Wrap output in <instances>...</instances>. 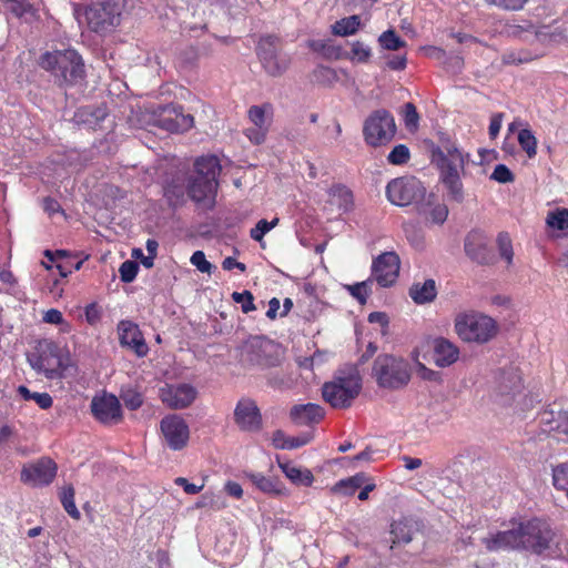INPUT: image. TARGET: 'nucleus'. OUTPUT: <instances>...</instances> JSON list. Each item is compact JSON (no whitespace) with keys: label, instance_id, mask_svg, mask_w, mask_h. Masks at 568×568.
<instances>
[{"label":"nucleus","instance_id":"f257e3e1","mask_svg":"<svg viewBox=\"0 0 568 568\" xmlns=\"http://www.w3.org/2000/svg\"><path fill=\"white\" fill-rule=\"evenodd\" d=\"M38 65L49 72L60 88L75 85L85 78L83 59L74 49L45 51L39 57Z\"/></svg>","mask_w":568,"mask_h":568},{"label":"nucleus","instance_id":"f03ea898","mask_svg":"<svg viewBox=\"0 0 568 568\" xmlns=\"http://www.w3.org/2000/svg\"><path fill=\"white\" fill-rule=\"evenodd\" d=\"M432 162L438 168L440 181L448 190L450 199L463 202L464 190L459 172L464 170L465 160L462 152L453 144L434 146Z\"/></svg>","mask_w":568,"mask_h":568},{"label":"nucleus","instance_id":"7ed1b4c3","mask_svg":"<svg viewBox=\"0 0 568 568\" xmlns=\"http://www.w3.org/2000/svg\"><path fill=\"white\" fill-rule=\"evenodd\" d=\"M372 376L381 388L400 389L410 381L409 364L394 355L381 354L373 363Z\"/></svg>","mask_w":568,"mask_h":568},{"label":"nucleus","instance_id":"20e7f679","mask_svg":"<svg viewBox=\"0 0 568 568\" xmlns=\"http://www.w3.org/2000/svg\"><path fill=\"white\" fill-rule=\"evenodd\" d=\"M498 329L497 322L483 313H463L455 318V332L467 343L486 344L495 338Z\"/></svg>","mask_w":568,"mask_h":568},{"label":"nucleus","instance_id":"39448f33","mask_svg":"<svg viewBox=\"0 0 568 568\" xmlns=\"http://www.w3.org/2000/svg\"><path fill=\"white\" fill-rule=\"evenodd\" d=\"M362 390V378L357 372L335 376L322 387V396L333 408L344 409L352 406Z\"/></svg>","mask_w":568,"mask_h":568},{"label":"nucleus","instance_id":"423d86ee","mask_svg":"<svg viewBox=\"0 0 568 568\" xmlns=\"http://www.w3.org/2000/svg\"><path fill=\"white\" fill-rule=\"evenodd\" d=\"M30 365L47 378H61L67 367L59 345L50 339H41L28 357Z\"/></svg>","mask_w":568,"mask_h":568},{"label":"nucleus","instance_id":"0eeeda50","mask_svg":"<svg viewBox=\"0 0 568 568\" xmlns=\"http://www.w3.org/2000/svg\"><path fill=\"white\" fill-rule=\"evenodd\" d=\"M396 134V123L392 113L385 109L372 112L363 125L366 144L377 148L388 144Z\"/></svg>","mask_w":568,"mask_h":568},{"label":"nucleus","instance_id":"6e6552de","mask_svg":"<svg viewBox=\"0 0 568 568\" xmlns=\"http://www.w3.org/2000/svg\"><path fill=\"white\" fill-rule=\"evenodd\" d=\"M122 8L123 0H94L84 12L88 28L98 33L118 26Z\"/></svg>","mask_w":568,"mask_h":568},{"label":"nucleus","instance_id":"1a4fd4ad","mask_svg":"<svg viewBox=\"0 0 568 568\" xmlns=\"http://www.w3.org/2000/svg\"><path fill=\"white\" fill-rule=\"evenodd\" d=\"M426 190L414 176H400L387 183L386 196L392 204L407 206L425 197Z\"/></svg>","mask_w":568,"mask_h":568},{"label":"nucleus","instance_id":"9d476101","mask_svg":"<svg viewBox=\"0 0 568 568\" xmlns=\"http://www.w3.org/2000/svg\"><path fill=\"white\" fill-rule=\"evenodd\" d=\"M280 38H260L256 53L263 69L271 77L282 75L288 68L291 59L280 48Z\"/></svg>","mask_w":568,"mask_h":568},{"label":"nucleus","instance_id":"9b49d317","mask_svg":"<svg viewBox=\"0 0 568 568\" xmlns=\"http://www.w3.org/2000/svg\"><path fill=\"white\" fill-rule=\"evenodd\" d=\"M520 531V548L541 554L549 547L552 540V530L550 526L541 519L534 518L518 525Z\"/></svg>","mask_w":568,"mask_h":568},{"label":"nucleus","instance_id":"f8f14e48","mask_svg":"<svg viewBox=\"0 0 568 568\" xmlns=\"http://www.w3.org/2000/svg\"><path fill=\"white\" fill-rule=\"evenodd\" d=\"M274 108L270 102L252 105L247 110V119L252 126L244 129V135L255 145L265 142L273 121Z\"/></svg>","mask_w":568,"mask_h":568},{"label":"nucleus","instance_id":"ddd939ff","mask_svg":"<svg viewBox=\"0 0 568 568\" xmlns=\"http://www.w3.org/2000/svg\"><path fill=\"white\" fill-rule=\"evenodd\" d=\"M160 430L170 449L182 450L187 446L190 427L183 417L176 414L164 416L160 422Z\"/></svg>","mask_w":568,"mask_h":568},{"label":"nucleus","instance_id":"4468645a","mask_svg":"<svg viewBox=\"0 0 568 568\" xmlns=\"http://www.w3.org/2000/svg\"><path fill=\"white\" fill-rule=\"evenodd\" d=\"M58 466L49 457H42L34 463L22 467L20 479L23 484L32 487L50 485L57 476Z\"/></svg>","mask_w":568,"mask_h":568},{"label":"nucleus","instance_id":"2eb2a0df","mask_svg":"<svg viewBox=\"0 0 568 568\" xmlns=\"http://www.w3.org/2000/svg\"><path fill=\"white\" fill-rule=\"evenodd\" d=\"M400 260L395 252H384L373 260L372 280L382 287H389L397 281Z\"/></svg>","mask_w":568,"mask_h":568},{"label":"nucleus","instance_id":"dca6fc26","mask_svg":"<svg viewBox=\"0 0 568 568\" xmlns=\"http://www.w3.org/2000/svg\"><path fill=\"white\" fill-rule=\"evenodd\" d=\"M90 408L93 417L103 425H116L123 418L120 400L113 394L95 395Z\"/></svg>","mask_w":568,"mask_h":568},{"label":"nucleus","instance_id":"f3484780","mask_svg":"<svg viewBox=\"0 0 568 568\" xmlns=\"http://www.w3.org/2000/svg\"><path fill=\"white\" fill-rule=\"evenodd\" d=\"M234 423L242 432L257 433L263 427V417L256 402L242 397L234 408Z\"/></svg>","mask_w":568,"mask_h":568},{"label":"nucleus","instance_id":"a211bd4d","mask_svg":"<svg viewBox=\"0 0 568 568\" xmlns=\"http://www.w3.org/2000/svg\"><path fill=\"white\" fill-rule=\"evenodd\" d=\"M549 38H535L528 47L506 51L501 55L503 65H519L529 63L546 55Z\"/></svg>","mask_w":568,"mask_h":568},{"label":"nucleus","instance_id":"6ab92c4d","mask_svg":"<svg viewBox=\"0 0 568 568\" xmlns=\"http://www.w3.org/2000/svg\"><path fill=\"white\" fill-rule=\"evenodd\" d=\"M539 425L544 433L568 435V405L554 402L539 413Z\"/></svg>","mask_w":568,"mask_h":568},{"label":"nucleus","instance_id":"aec40b11","mask_svg":"<svg viewBox=\"0 0 568 568\" xmlns=\"http://www.w3.org/2000/svg\"><path fill=\"white\" fill-rule=\"evenodd\" d=\"M466 255L480 265H493L496 261L494 251L488 246V239L485 233L470 231L464 243Z\"/></svg>","mask_w":568,"mask_h":568},{"label":"nucleus","instance_id":"412c9836","mask_svg":"<svg viewBox=\"0 0 568 568\" xmlns=\"http://www.w3.org/2000/svg\"><path fill=\"white\" fill-rule=\"evenodd\" d=\"M119 341L122 347L131 349L138 357L149 353V346L139 326L131 321H121L118 324Z\"/></svg>","mask_w":568,"mask_h":568},{"label":"nucleus","instance_id":"4be33fe9","mask_svg":"<svg viewBox=\"0 0 568 568\" xmlns=\"http://www.w3.org/2000/svg\"><path fill=\"white\" fill-rule=\"evenodd\" d=\"M197 392L190 384L170 385L161 389L162 402L172 409L189 407L196 398Z\"/></svg>","mask_w":568,"mask_h":568},{"label":"nucleus","instance_id":"5701e85b","mask_svg":"<svg viewBox=\"0 0 568 568\" xmlns=\"http://www.w3.org/2000/svg\"><path fill=\"white\" fill-rule=\"evenodd\" d=\"M217 184V181L195 176L187 186V194L195 203L202 204L207 210H212L215 205Z\"/></svg>","mask_w":568,"mask_h":568},{"label":"nucleus","instance_id":"b1692460","mask_svg":"<svg viewBox=\"0 0 568 568\" xmlns=\"http://www.w3.org/2000/svg\"><path fill=\"white\" fill-rule=\"evenodd\" d=\"M324 416V408L313 403L294 405L290 410L292 422L300 426L318 424Z\"/></svg>","mask_w":568,"mask_h":568},{"label":"nucleus","instance_id":"393cba45","mask_svg":"<svg viewBox=\"0 0 568 568\" xmlns=\"http://www.w3.org/2000/svg\"><path fill=\"white\" fill-rule=\"evenodd\" d=\"M459 358V348L453 342L444 337L433 341V359L438 367H448Z\"/></svg>","mask_w":568,"mask_h":568},{"label":"nucleus","instance_id":"a878e982","mask_svg":"<svg viewBox=\"0 0 568 568\" xmlns=\"http://www.w3.org/2000/svg\"><path fill=\"white\" fill-rule=\"evenodd\" d=\"M520 541L523 540L520 539V531H518V527L516 529L498 531L483 540L488 551L517 549L520 548Z\"/></svg>","mask_w":568,"mask_h":568},{"label":"nucleus","instance_id":"bb28decb","mask_svg":"<svg viewBox=\"0 0 568 568\" xmlns=\"http://www.w3.org/2000/svg\"><path fill=\"white\" fill-rule=\"evenodd\" d=\"M337 40L338 38L312 39L308 47L325 59L339 60L348 57V51Z\"/></svg>","mask_w":568,"mask_h":568},{"label":"nucleus","instance_id":"cd10ccee","mask_svg":"<svg viewBox=\"0 0 568 568\" xmlns=\"http://www.w3.org/2000/svg\"><path fill=\"white\" fill-rule=\"evenodd\" d=\"M250 361L262 368H271L278 366L282 359L278 347L271 342H264L252 351Z\"/></svg>","mask_w":568,"mask_h":568},{"label":"nucleus","instance_id":"c85d7f7f","mask_svg":"<svg viewBox=\"0 0 568 568\" xmlns=\"http://www.w3.org/2000/svg\"><path fill=\"white\" fill-rule=\"evenodd\" d=\"M164 111L174 115V118H163L161 120L162 126L168 131L183 132L194 125V118L191 114H184L181 105H168Z\"/></svg>","mask_w":568,"mask_h":568},{"label":"nucleus","instance_id":"c756f323","mask_svg":"<svg viewBox=\"0 0 568 568\" xmlns=\"http://www.w3.org/2000/svg\"><path fill=\"white\" fill-rule=\"evenodd\" d=\"M247 478L264 494L274 496L284 494L285 488L277 477H266L261 473H250Z\"/></svg>","mask_w":568,"mask_h":568},{"label":"nucleus","instance_id":"7c9ffc66","mask_svg":"<svg viewBox=\"0 0 568 568\" xmlns=\"http://www.w3.org/2000/svg\"><path fill=\"white\" fill-rule=\"evenodd\" d=\"M278 467L285 474V476L292 481L294 485H302L305 487L312 486L314 481V476L312 471L307 468H300L293 465L291 462H280Z\"/></svg>","mask_w":568,"mask_h":568},{"label":"nucleus","instance_id":"2f4dec72","mask_svg":"<svg viewBox=\"0 0 568 568\" xmlns=\"http://www.w3.org/2000/svg\"><path fill=\"white\" fill-rule=\"evenodd\" d=\"M409 296L416 304L433 302L437 296L435 281L433 278H428L424 283H414L409 288Z\"/></svg>","mask_w":568,"mask_h":568},{"label":"nucleus","instance_id":"473e14b6","mask_svg":"<svg viewBox=\"0 0 568 568\" xmlns=\"http://www.w3.org/2000/svg\"><path fill=\"white\" fill-rule=\"evenodd\" d=\"M195 176H200L210 181H217L221 173V164L215 155L201 156L194 163Z\"/></svg>","mask_w":568,"mask_h":568},{"label":"nucleus","instance_id":"72a5a7b5","mask_svg":"<svg viewBox=\"0 0 568 568\" xmlns=\"http://www.w3.org/2000/svg\"><path fill=\"white\" fill-rule=\"evenodd\" d=\"M308 79L312 84L329 88L338 82L339 77L333 68L320 64L308 74Z\"/></svg>","mask_w":568,"mask_h":568},{"label":"nucleus","instance_id":"f704fd0d","mask_svg":"<svg viewBox=\"0 0 568 568\" xmlns=\"http://www.w3.org/2000/svg\"><path fill=\"white\" fill-rule=\"evenodd\" d=\"M419 51L427 58L437 60L439 63L446 65L452 63L457 69L463 67V59L458 54H448L444 49L435 45H424Z\"/></svg>","mask_w":568,"mask_h":568},{"label":"nucleus","instance_id":"c9c22d12","mask_svg":"<svg viewBox=\"0 0 568 568\" xmlns=\"http://www.w3.org/2000/svg\"><path fill=\"white\" fill-rule=\"evenodd\" d=\"M413 525L409 519L402 518L392 524L390 535L393 545H406L413 539Z\"/></svg>","mask_w":568,"mask_h":568},{"label":"nucleus","instance_id":"e433bc0d","mask_svg":"<svg viewBox=\"0 0 568 568\" xmlns=\"http://www.w3.org/2000/svg\"><path fill=\"white\" fill-rule=\"evenodd\" d=\"M328 194L339 209L344 211L352 209L354 203L353 192L347 186L335 184L329 189Z\"/></svg>","mask_w":568,"mask_h":568},{"label":"nucleus","instance_id":"4c0bfd02","mask_svg":"<svg viewBox=\"0 0 568 568\" xmlns=\"http://www.w3.org/2000/svg\"><path fill=\"white\" fill-rule=\"evenodd\" d=\"M361 22V17L357 14L343 18L332 26V33L333 36H353L357 32Z\"/></svg>","mask_w":568,"mask_h":568},{"label":"nucleus","instance_id":"58836bf2","mask_svg":"<svg viewBox=\"0 0 568 568\" xmlns=\"http://www.w3.org/2000/svg\"><path fill=\"white\" fill-rule=\"evenodd\" d=\"M366 480L364 473H358L349 478L341 479L337 481L332 490L334 493H341L343 495H353Z\"/></svg>","mask_w":568,"mask_h":568},{"label":"nucleus","instance_id":"ea45409f","mask_svg":"<svg viewBox=\"0 0 568 568\" xmlns=\"http://www.w3.org/2000/svg\"><path fill=\"white\" fill-rule=\"evenodd\" d=\"M523 389V378L517 371L503 373L500 393L503 395H515L520 393Z\"/></svg>","mask_w":568,"mask_h":568},{"label":"nucleus","instance_id":"a19ab883","mask_svg":"<svg viewBox=\"0 0 568 568\" xmlns=\"http://www.w3.org/2000/svg\"><path fill=\"white\" fill-rule=\"evenodd\" d=\"M546 224L548 227L567 231L568 230V209L557 207L554 211H549L546 217Z\"/></svg>","mask_w":568,"mask_h":568},{"label":"nucleus","instance_id":"79ce46f5","mask_svg":"<svg viewBox=\"0 0 568 568\" xmlns=\"http://www.w3.org/2000/svg\"><path fill=\"white\" fill-rule=\"evenodd\" d=\"M518 143L529 159L537 154V139L530 129H521L518 132Z\"/></svg>","mask_w":568,"mask_h":568},{"label":"nucleus","instance_id":"37998d69","mask_svg":"<svg viewBox=\"0 0 568 568\" xmlns=\"http://www.w3.org/2000/svg\"><path fill=\"white\" fill-rule=\"evenodd\" d=\"M496 242L500 257L506 262L507 266H510L514 261V250L510 235L507 232H500Z\"/></svg>","mask_w":568,"mask_h":568},{"label":"nucleus","instance_id":"c03bdc74","mask_svg":"<svg viewBox=\"0 0 568 568\" xmlns=\"http://www.w3.org/2000/svg\"><path fill=\"white\" fill-rule=\"evenodd\" d=\"M74 495H75L74 488L70 485L62 489L60 499H61V504H62L64 510L68 513V515L70 517H72L73 519L78 520V519H80L81 514L75 506Z\"/></svg>","mask_w":568,"mask_h":568},{"label":"nucleus","instance_id":"a18cd8bd","mask_svg":"<svg viewBox=\"0 0 568 568\" xmlns=\"http://www.w3.org/2000/svg\"><path fill=\"white\" fill-rule=\"evenodd\" d=\"M280 222L278 217H274L271 222L266 220H260L254 227L250 231V236L256 242H262L265 234L274 229Z\"/></svg>","mask_w":568,"mask_h":568},{"label":"nucleus","instance_id":"49530a36","mask_svg":"<svg viewBox=\"0 0 568 568\" xmlns=\"http://www.w3.org/2000/svg\"><path fill=\"white\" fill-rule=\"evenodd\" d=\"M196 507L221 510L226 507V504L220 494L205 493L196 503Z\"/></svg>","mask_w":568,"mask_h":568},{"label":"nucleus","instance_id":"de8ad7c7","mask_svg":"<svg viewBox=\"0 0 568 568\" xmlns=\"http://www.w3.org/2000/svg\"><path fill=\"white\" fill-rule=\"evenodd\" d=\"M410 160V151L405 144H397L387 155V161L393 165H403Z\"/></svg>","mask_w":568,"mask_h":568},{"label":"nucleus","instance_id":"09e8293b","mask_svg":"<svg viewBox=\"0 0 568 568\" xmlns=\"http://www.w3.org/2000/svg\"><path fill=\"white\" fill-rule=\"evenodd\" d=\"M552 483L557 489L565 490L568 496V463L558 465L554 468Z\"/></svg>","mask_w":568,"mask_h":568},{"label":"nucleus","instance_id":"8fccbe9b","mask_svg":"<svg viewBox=\"0 0 568 568\" xmlns=\"http://www.w3.org/2000/svg\"><path fill=\"white\" fill-rule=\"evenodd\" d=\"M373 282L372 278H368L367 281H363L359 283H355L353 285L347 286V291L349 294L357 300L361 304H365L367 301V297L369 296V284Z\"/></svg>","mask_w":568,"mask_h":568},{"label":"nucleus","instance_id":"3c124183","mask_svg":"<svg viewBox=\"0 0 568 568\" xmlns=\"http://www.w3.org/2000/svg\"><path fill=\"white\" fill-rule=\"evenodd\" d=\"M6 9L20 18L32 11V4L27 0H2Z\"/></svg>","mask_w":568,"mask_h":568},{"label":"nucleus","instance_id":"603ef678","mask_svg":"<svg viewBox=\"0 0 568 568\" xmlns=\"http://www.w3.org/2000/svg\"><path fill=\"white\" fill-rule=\"evenodd\" d=\"M232 300L235 303L241 304L242 312L245 314L256 310L254 296L250 291L245 290L243 292H233Z\"/></svg>","mask_w":568,"mask_h":568},{"label":"nucleus","instance_id":"864d4df0","mask_svg":"<svg viewBox=\"0 0 568 568\" xmlns=\"http://www.w3.org/2000/svg\"><path fill=\"white\" fill-rule=\"evenodd\" d=\"M371 57V49L361 41L352 43L348 57L352 61L366 62Z\"/></svg>","mask_w":568,"mask_h":568},{"label":"nucleus","instance_id":"5fc2aeb1","mask_svg":"<svg viewBox=\"0 0 568 568\" xmlns=\"http://www.w3.org/2000/svg\"><path fill=\"white\" fill-rule=\"evenodd\" d=\"M190 262L202 273L211 274L215 270V266L206 260L203 251H195Z\"/></svg>","mask_w":568,"mask_h":568},{"label":"nucleus","instance_id":"6e6d98bb","mask_svg":"<svg viewBox=\"0 0 568 568\" xmlns=\"http://www.w3.org/2000/svg\"><path fill=\"white\" fill-rule=\"evenodd\" d=\"M138 271L139 265L136 262L130 260L123 262L119 268L121 281L124 283L132 282L136 277Z\"/></svg>","mask_w":568,"mask_h":568},{"label":"nucleus","instance_id":"4d7b16f0","mask_svg":"<svg viewBox=\"0 0 568 568\" xmlns=\"http://www.w3.org/2000/svg\"><path fill=\"white\" fill-rule=\"evenodd\" d=\"M404 122L406 128L416 129L419 121V114L416 106L412 102H407L403 110Z\"/></svg>","mask_w":568,"mask_h":568},{"label":"nucleus","instance_id":"13d9d810","mask_svg":"<svg viewBox=\"0 0 568 568\" xmlns=\"http://www.w3.org/2000/svg\"><path fill=\"white\" fill-rule=\"evenodd\" d=\"M122 399L124 402V405L126 408L131 410L139 409L143 404V396L141 393L136 390H128L124 394H122Z\"/></svg>","mask_w":568,"mask_h":568},{"label":"nucleus","instance_id":"bf43d9fd","mask_svg":"<svg viewBox=\"0 0 568 568\" xmlns=\"http://www.w3.org/2000/svg\"><path fill=\"white\" fill-rule=\"evenodd\" d=\"M490 178L499 183H508L514 181L513 172L505 164H497Z\"/></svg>","mask_w":568,"mask_h":568},{"label":"nucleus","instance_id":"052dcab7","mask_svg":"<svg viewBox=\"0 0 568 568\" xmlns=\"http://www.w3.org/2000/svg\"><path fill=\"white\" fill-rule=\"evenodd\" d=\"M386 65L394 71H402L407 65L406 54H392L387 57Z\"/></svg>","mask_w":568,"mask_h":568},{"label":"nucleus","instance_id":"680f3d73","mask_svg":"<svg viewBox=\"0 0 568 568\" xmlns=\"http://www.w3.org/2000/svg\"><path fill=\"white\" fill-rule=\"evenodd\" d=\"M488 3L506 10H520L528 0H486Z\"/></svg>","mask_w":568,"mask_h":568},{"label":"nucleus","instance_id":"e2e57ef3","mask_svg":"<svg viewBox=\"0 0 568 568\" xmlns=\"http://www.w3.org/2000/svg\"><path fill=\"white\" fill-rule=\"evenodd\" d=\"M84 315L90 325H95L101 320V310L97 303H91L87 305Z\"/></svg>","mask_w":568,"mask_h":568},{"label":"nucleus","instance_id":"0e129e2a","mask_svg":"<svg viewBox=\"0 0 568 568\" xmlns=\"http://www.w3.org/2000/svg\"><path fill=\"white\" fill-rule=\"evenodd\" d=\"M373 449L367 446L363 452L358 453L357 455L353 456V457H343L341 460L344 462V463H348V464H352L354 465L355 463H362V462H365V463H368L371 462L373 458Z\"/></svg>","mask_w":568,"mask_h":568},{"label":"nucleus","instance_id":"69168bd1","mask_svg":"<svg viewBox=\"0 0 568 568\" xmlns=\"http://www.w3.org/2000/svg\"><path fill=\"white\" fill-rule=\"evenodd\" d=\"M448 216V209L444 204H438L430 211V220L435 224H443Z\"/></svg>","mask_w":568,"mask_h":568},{"label":"nucleus","instance_id":"338daca9","mask_svg":"<svg viewBox=\"0 0 568 568\" xmlns=\"http://www.w3.org/2000/svg\"><path fill=\"white\" fill-rule=\"evenodd\" d=\"M175 484H176L178 486L182 487V488H183V490H184L186 494H189V495H195V494H199V493L203 489V487H204V485H200V486H197V485H195V484H192V483H190V481H189L186 478H184V477H178V478L175 479Z\"/></svg>","mask_w":568,"mask_h":568},{"label":"nucleus","instance_id":"774afa93","mask_svg":"<svg viewBox=\"0 0 568 568\" xmlns=\"http://www.w3.org/2000/svg\"><path fill=\"white\" fill-rule=\"evenodd\" d=\"M33 400L41 409H49L53 404V399L49 393H34Z\"/></svg>","mask_w":568,"mask_h":568}]
</instances>
